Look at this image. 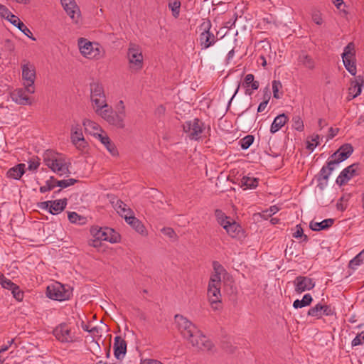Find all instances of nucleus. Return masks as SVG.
Segmentation results:
<instances>
[{
	"label": "nucleus",
	"mask_w": 364,
	"mask_h": 364,
	"mask_svg": "<svg viewBox=\"0 0 364 364\" xmlns=\"http://www.w3.org/2000/svg\"><path fill=\"white\" fill-rule=\"evenodd\" d=\"M95 112L107 122L109 116H112L111 114L113 112V109L107 105V107H102L99 109L98 107H96Z\"/></svg>",
	"instance_id": "35"
},
{
	"label": "nucleus",
	"mask_w": 364,
	"mask_h": 364,
	"mask_svg": "<svg viewBox=\"0 0 364 364\" xmlns=\"http://www.w3.org/2000/svg\"><path fill=\"white\" fill-rule=\"evenodd\" d=\"M43 161L48 168L60 176L69 173L68 166L58 153L46 150L43 154Z\"/></svg>",
	"instance_id": "3"
},
{
	"label": "nucleus",
	"mask_w": 364,
	"mask_h": 364,
	"mask_svg": "<svg viewBox=\"0 0 364 364\" xmlns=\"http://www.w3.org/2000/svg\"><path fill=\"white\" fill-rule=\"evenodd\" d=\"M308 316L320 318L322 316V304H317L315 306L311 308L307 313Z\"/></svg>",
	"instance_id": "38"
},
{
	"label": "nucleus",
	"mask_w": 364,
	"mask_h": 364,
	"mask_svg": "<svg viewBox=\"0 0 364 364\" xmlns=\"http://www.w3.org/2000/svg\"><path fill=\"white\" fill-rule=\"evenodd\" d=\"M213 267L215 272L213 276H218L221 279L220 274L224 270L223 267L217 261L213 262Z\"/></svg>",
	"instance_id": "54"
},
{
	"label": "nucleus",
	"mask_w": 364,
	"mask_h": 364,
	"mask_svg": "<svg viewBox=\"0 0 364 364\" xmlns=\"http://www.w3.org/2000/svg\"><path fill=\"white\" fill-rule=\"evenodd\" d=\"M338 131L339 129L338 128H329L327 139L328 140L333 139L338 134Z\"/></svg>",
	"instance_id": "64"
},
{
	"label": "nucleus",
	"mask_w": 364,
	"mask_h": 364,
	"mask_svg": "<svg viewBox=\"0 0 364 364\" xmlns=\"http://www.w3.org/2000/svg\"><path fill=\"white\" fill-rule=\"evenodd\" d=\"M53 333L56 339L62 343L73 342L74 341V336L71 333V330L65 323H63L55 327Z\"/></svg>",
	"instance_id": "16"
},
{
	"label": "nucleus",
	"mask_w": 364,
	"mask_h": 364,
	"mask_svg": "<svg viewBox=\"0 0 364 364\" xmlns=\"http://www.w3.org/2000/svg\"><path fill=\"white\" fill-rule=\"evenodd\" d=\"M126 222L130 225L137 232L143 235L146 231V228L142 223L133 215L128 216L127 214L124 215Z\"/></svg>",
	"instance_id": "25"
},
{
	"label": "nucleus",
	"mask_w": 364,
	"mask_h": 364,
	"mask_svg": "<svg viewBox=\"0 0 364 364\" xmlns=\"http://www.w3.org/2000/svg\"><path fill=\"white\" fill-rule=\"evenodd\" d=\"M174 318L181 335L193 347L201 350H212L214 347L213 343L203 334L201 331L194 323L181 314H176Z\"/></svg>",
	"instance_id": "1"
},
{
	"label": "nucleus",
	"mask_w": 364,
	"mask_h": 364,
	"mask_svg": "<svg viewBox=\"0 0 364 364\" xmlns=\"http://www.w3.org/2000/svg\"><path fill=\"white\" fill-rule=\"evenodd\" d=\"M221 279L218 276H212L208 287V298L211 308L214 311L222 309L220 293Z\"/></svg>",
	"instance_id": "2"
},
{
	"label": "nucleus",
	"mask_w": 364,
	"mask_h": 364,
	"mask_svg": "<svg viewBox=\"0 0 364 364\" xmlns=\"http://www.w3.org/2000/svg\"><path fill=\"white\" fill-rule=\"evenodd\" d=\"M40 165V163L38 160H36L35 159H33L32 160L28 161V170L30 171H35L36 170Z\"/></svg>",
	"instance_id": "59"
},
{
	"label": "nucleus",
	"mask_w": 364,
	"mask_h": 364,
	"mask_svg": "<svg viewBox=\"0 0 364 364\" xmlns=\"http://www.w3.org/2000/svg\"><path fill=\"white\" fill-rule=\"evenodd\" d=\"M127 58L131 69L139 70L143 67V55L141 47L134 43L129 44Z\"/></svg>",
	"instance_id": "5"
},
{
	"label": "nucleus",
	"mask_w": 364,
	"mask_h": 364,
	"mask_svg": "<svg viewBox=\"0 0 364 364\" xmlns=\"http://www.w3.org/2000/svg\"><path fill=\"white\" fill-rule=\"evenodd\" d=\"M355 45L353 42L349 43L342 53V59L346 69L352 75L356 74Z\"/></svg>",
	"instance_id": "7"
},
{
	"label": "nucleus",
	"mask_w": 364,
	"mask_h": 364,
	"mask_svg": "<svg viewBox=\"0 0 364 364\" xmlns=\"http://www.w3.org/2000/svg\"><path fill=\"white\" fill-rule=\"evenodd\" d=\"M71 141L78 149H83L87 145L83 136L81 126L77 122L71 127Z\"/></svg>",
	"instance_id": "15"
},
{
	"label": "nucleus",
	"mask_w": 364,
	"mask_h": 364,
	"mask_svg": "<svg viewBox=\"0 0 364 364\" xmlns=\"http://www.w3.org/2000/svg\"><path fill=\"white\" fill-rule=\"evenodd\" d=\"M161 232L171 239H176L177 236L173 229L171 228H164Z\"/></svg>",
	"instance_id": "53"
},
{
	"label": "nucleus",
	"mask_w": 364,
	"mask_h": 364,
	"mask_svg": "<svg viewBox=\"0 0 364 364\" xmlns=\"http://www.w3.org/2000/svg\"><path fill=\"white\" fill-rule=\"evenodd\" d=\"M25 167L26 165L24 164H18L9 168L6 173L7 177L16 180L20 179L25 173Z\"/></svg>",
	"instance_id": "27"
},
{
	"label": "nucleus",
	"mask_w": 364,
	"mask_h": 364,
	"mask_svg": "<svg viewBox=\"0 0 364 364\" xmlns=\"http://www.w3.org/2000/svg\"><path fill=\"white\" fill-rule=\"evenodd\" d=\"M0 284L3 288L11 290L13 287L16 285L11 280L6 278L1 272H0Z\"/></svg>",
	"instance_id": "43"
},
{
	"label": "nucleus",
	"mask_w": 364,
	"mask_h": 364,
	"mask_svg": "<svg viewBox=\"0 0 364 364\" xmlns=\"http://www.w3.org/2000/svg\"><path fill=\"white\" fill-rule=\"evenodd\" d=\"M17 28L27 37L32 39L33 41H36V38L33 36L31 30L28 28H27V26L22 21Z\"/></svg>",
	"instance_id": "51"
},
{
	"label": "nucleus",
	"mask_w": 364,
	"mask_h": 364,
	"mask_svg": "<svg viewBox=\"0 0 364 364\" xmlns=\"http://www.w3.org/2000/svg\"><path fill=\"white\" fill-rule=\"evenodd\" d=\"M334 221L335 220L332 218L325 219L321 222L311 221L309 224V228L313 231H321L323 230H327L333 225Z\"/></svg>",
	"instance_id": "26"
},
{
	"label": "nucleus",
	"mask_w": 364,
	"mask_h": 364,
	"mask_svg": "<svg viewBox=\"0 0 364 364\" xmlns=\"http://www.w3.org/2000/svg\"><path fill=\"white\" fill-rule=\"evenodd\" d=\"M93 135L100 139L101 143L105 145L107 151L112 155H118V151L115 144L111 141L107 135H102L99 133H93Z\"/></svg>",
	"instance_id": "24"
},
{
	"label": "nucleus",
	"mask_w": 364,
	"mask_h": 364,
	"mask_svg": "<svg viewBox=\"0 0 364 364\" xmlns=\"http://www.w3.org/2000/svg\"><path fill=\"white\" fill-rule=\"evenodd\" d=\"M294 290L297 294H301L306 291H309L315 287V282L311 278L305 276H298L293 282Z\"/></svg>",
	"instance_id": "18"
},
{
	"label": "nucleus",
	"mask_w": 364,
	"mask_h": 364,
	"mask_svg": "<svg viewBox=\"0 0 364 364\" xmlns=\"http://www.w3.org/2000/svg\"><path fill=\"white\" fill-rule=\"evenodd\" d=\"M168 6L171 8V9L173 12V16L177 17L178 16L179 11H180V6H181L180 1H174L173 2H170L168 4Z\"/></svg>",
	"instance_id": "50"
},
{
	"label": "nucleus",
	"mask_w": 364,
	"mask_h": 364,
	"mask_svg": "<svg viewBox=\"0 0 364 364\" xmlns=\"http://www.w3.org/2000/svg\"><path fill=\"white\" fill-rule=\"evenodd\" d=\"M50 203H51L50 200L41 202L38 204V206L41 209L46 210L49 211V210H50Z\"/></svg>",
	"instance_id": "62"
},
{
	"label": "nucleus",
	"mask_w": 364,
	"mask_h": 364,
	"mask_svg": "<svg viewBox=\"0 0 364 364\" xmlns=\"http://www.w3.org/2000/svg\"><path fill=\"white\" fill-rule=\"evenodd\" d=\"M296 231L293 234V237L295 238L301 237L304 234L303 228H301V225H297L296 226Z\"/></svg>",
	"instance_id": "63"
},
{
	"label": "nucleus",
	"mask_w": 364,
	"mask_h": 364,
	"mask_svg": "<svg viewBox=\"0 0 364 364\" xmlns=\"http://www.w3.org/2000/svg\"><path fill=\"white\" fill-rule=\"evenodd\" d=\"M258 186V179L254 177L244 176L241 179V186L246 188H255Z\"/></svg>",
	"instance_id": "33"
},
{
	"label": "nucleus",
	"mask_w": 364,
	"mask_h": 364,
	"mask_svg": "<svg viewBox=\"0 0 364 364\" xmlns=\"http://www.w3.org/2000/svg\"><path fill=\"white\" fill-rule=\"evenodd\" d=\"M364 86V77L362 75L356 76L355 80L350 81V87L348 89V101L359 96L362 92V87Z\"/></svg>",
	"instance_id": "19"
},
{
	"label": "nucleus",
	"mask_w": 364,
	"mask_h": 364,
	"mask_svg": "<svg viewBox=\"0 0 364 364\" xmlns=\"http://www.w3.org/2000/svg\"><path fill=\"white\" fill-rule=\"evenodd\" d=\"M55 181H56V179L53 176H50V178L46 181V185L40 187V192L43 193L53 190L57 186Z\"/></svg>",
	"instance_id": "39"
},
{
	"label": "nucleus",
	"mask_w": 364,
	"mask_h": 364,
	"mask_svg": "<svg viewBox=\"0 0 364 364\" xmlns=\"http://www.w3.org/2000/svg\"><path fill=\"white\" fill-rule=\"evenodd\" d=\"M320 136L318 134H314L310 137H308L306 143V149L313 151L315 147L319 144Z\"/></svg>",
	"instance_id": "36"
},
{
	"label": "nucleus",
	"mask_w": 364,
	"mask_h": 364,
	"mask_svg": "<svg viewBox=\"0 0 364 364\" xmlns=\"http://www.w3.org/2000/svg\"><path fill=\"white\" fill-rule=\"evenodd\" d=\"M22 79L24 81L23 85L29 94L35 92L34 83L36 78V68L33 64L27 60H23L22 65Z\"/></svg>",
	"instance_id": "4"
},
{
	"label": "nucleus",
	"mask_w": 364,
	"mask_h": 364,
	"mask_svg": "<svg viewBox=\"0 0 364 364\" xmlns=\"http://www.w3.org/2000/svg\"><path fill=\"white\" fill-rule=\"evenodd\" d=\"M298 61L299 64L309 70H313L315 68V62L314 59L304 51H301L299 55Z\"/></svg>",
	"instance_id": "31"
},
{
	"label": "nucleus",
	"mask_w": 364,
	"mask_h": 364,
	"mask_svg": "<svg viewBox=\"0 0 364 364\" xmlns=\"http://www.w3.org/2000/svg\"><path fill=\"white\" fill-rule=\"evenodd\" d=\"M350 198V194H344L341 197L336 203L337 209L341 212L344 211L347 208L348 202Z\"/></svg>",
	"instance_id": "34"
},
{
	"label": "nucleus",
	"mask_w": 364,
	"mask_h": 364,
	"mask_svg": "<svg viewBox=\"0 0 364 364\" xmlns=\"http://www.w3.org/2000/svg\"><path fill=\"white\" fill-rule=\"evenodd\" d=\"M254 136L252 135H247L240 141L241 148L242 149H248L254 141Z\"/></svg>",
	"instance_id": "47"
},
{
	"label": "nucleus",
	"mask_w": 364,
	"mask_h": 364,
	"mask_svg": "<svg viewBox=\"0 0 364 364\" xmlns=\"http://www.w3.org/2000/svg\"><path fill=\"white\" fill-rule=\"evenodd\" d=\"M364 260V249L358 254L353 259L350 261L349 267L354 269L355 267L359 266Z\"/></svg>",
	"instance_id": "41"
},
{
	"label": "nucleus",
	"mask_w": 364,
	"mask_h": 364,
	"mask_svg": "<svg viewBox=\"0 0 364 364\" xmlns=\"http://www.w3.org/2000/svg\"><path fill=\"white\" fill-rule=\"evenodd\" d=\"M78 46L82 55L87 58L92 59L100 55V50L97 45L94 48V44L85 38H80Z\"/></svg>",
	"instance_id": "13"
},
{
	"label": "nucleus",
	"mask_w": 364,
	"mask_h": 364,
	"mask_svg": "<svg viewBox=\"0 0 364 364\" xmlns=\"http://www.w3.org/2000/svg\"><path fill=\"white\" fill-rule=\"evenodd\" d=\"M204 129L203 122L198 118L187 121L183 124V132L191 140H198Z\"/></svg>",
	"instance_id": "6"
},
{
	"label": "nucleus",
	"mask_w": 364,
	"mask_h": 364,
	"mask_svg": "<svg viewBox=\"0 0 364 364\" xmlns=\"http://www.w3.org/2000/svg\"><path fill=\"white\" fill-rule=\"evenodd\" d=\"M68 220L72 223L84 224L86 218L75 212H68Z\"/></svg>",
	"instance_id": "37"
},
{
	"label": "nucleus",
	"mask_w": 364,
	"mask_h": 364,
	"mask_svg": "<svg viewBox=\"0 0 364 364\" xmlns=\"http://www.w3.org/2000/svg\"><path fill=\"white\" fill-rule=\"evenodd\" d=\"M6 19L16 27H18L21 23V21L19 19V18L13 14H11Z\"/></svg>",
	"instance_id": "58"
},
{
	"label": "nucleus",
	"mask_w": 364,
	"mask_h": 364,
	"mask_svg": "<svg viewBox=\"0 0 364 364\" xmlns=\"http://www.w3.org/2000/svg\"><path fill=\"white\" fill-rule=\"evenodd\" d=\"M337 164L330 159L326 166H323L320 170L319 173L316 176L318 181L317 187L323 191L328 185L329 176L335 169Z\"/></svg>",
	"instance_id": "9"
},
{
	"label": "nucleus",
	"mask_w": 364,
	"mask_h": 364,
	"mask_svg": "<svg viewBox=\"0 0 364 364\" xmlns=\"http://www.w3.org/2000/svg\"><path fill=\"white\" fill-rule=\"evenodd\" d=\"M111 115L107 122L119 129H124L125 127L124 118L126 117V112L123 111V109L120 111H113Z\"/></svg>",
	"instance_id": "21"
},
{
	"label": "nucleus",
	"mask_w": 364,
	"mask_h": 364,
	"mask_svg": "<svg viewBox=\"0 0 364 364\" xmlns=\"http://www.w3.org/2000/svg\"><path fill=\"white\" fill-rule=\"evenodd\" d=\"M353 147L351 144H344L339 149L331 155L330 159L337 165L350 157L353 152Z\"/></svg>",
	"instance_id": "14"
},
{
	"label": "nucleus",
	"mask_w": 364,
	"mask_h": 364,
	"mask_svg": "<svg viewBox=\"0 0 364 364\" xmlns=\"http://www.w3.org/2000/svg\"><path fill=\"white\" fill-rule=\"evenodd\" d=\"M292 127L299 132H302L304 129V122L299 115L292 117Z\"/></svg>",
	"instance_id": "45"
},
{
	"label": "nucleus",
	"mask_w": 364,
	"mask_h": 364,
	"mask_svg": "<svg viewBox=\"0 0 364 364\" xmlns=\"http://www.w3.org/2000/svg\"><path fill=\"white\" fill-rule=\"evenodd\" d=\"M46 295L48 298L53 300L65 301L70 298V291L65 289L64 286L58 283L47 287Z\"/></svg>",
	"instance_id": "10"
},
{
	"label": "nucleus",
	"mask_w": 364,
	"mask_h": 364,
	"mask_svg": "<svg viewBox=\"0 0 364 364\" xmlns=\"http://www.w3.org/2000/svg\"><path fill=\"white\" fill-rule=\"evenodd\" d=\"M215 215L217 218V220L218 222V223L222 225L223 228H224V225H226L227 224H225L226 222H230V220H229V218H228L225 213L220 210H218L217 209L215 211Z\"/></svg>",
	"instance_id": "44"
},
{
	"label": "nucleus",
	"mask_w": 364,
	"mask_h": 364,
	"mask_svg": "<svg viewBox=\"0 0 364 364\" xmlns=\"http://www.w3.org/2000/svg\"><path fill=\"white\" fill-rule=\"evenodd\" d=\"M254 79L255 77L252 74H247L245 77L242 86L244 87H251L252 90H257L259 88V84L258 81H255Z\"/></svg>",
	"instance_id": "32"
},
{
	"label": "nucleus",
	"mask_w": 364,
	"mask_h": 364,
	"mask_svg": "<svg viewBox=\"0 0 364 364\" xmlns=\"http://www.w3.org/2000/svg\"><path fill=\"white\" fill-rule=\"evenodd\" d=\"M82 124L85 127V131L90 132V133L92 130H98V129L100 130L101 132H102V130L101 129V128L97 123H95V122H92L90 119H84Z\"/></svg>",
	"instance_id": "40"
},
{
	"label": "nucleus",
	"mask_w": 364,
	"mask_h": 364,
	"mask_svg": "<svg viewBox=\"0 0 364 364\" xmlns=\"http://www.w3.org/2000/svg\"><path fill=\"white\" fill-rule=\"evenodd\" d=\"M50 210L49 213L53 215H56L65 210L68 204V199L63 198L60 200H50Z\"/></svg>",
	"instance_id": "28"
},
{
	"label": "nucleus",
	"mask_w": 364,
	"mask_h": 364,
	"mask_svg": "<svg viewBox=\"0 0 364 364\" xmlns=\"http://www.w3.org/2000/svg\"><path fill=\"white\" fill-rule=\"evenodd\" d=\"M200 27L203 31L200 35V43L202 49H207L213 46L216 41V37L210 31L211 28V23L209 20L203 22Z\"/></svg>",
	"instance_id": "12"
},
{
	"label": "nucleus",
	"mask_w": 364,
	"mask_h": 364,
	"mask_svg": "<svg viewBox=\"0 0 364 364\" xmlns=\"http://www.w3.org/2000/svg\"><path fill=\"white\" fill-rule=\"evenodd\" d=\"M279 211V208L276 205L271 206L269 210L264 211L263 213L267 216H272Z\"/></svg>",
	"instance_id": "61"
},
{
	"label": "nucleus",
	"mask_w": 364,
	"mask_h": 364,
	"mask_svg": "<svg viewBox=\"0 0 364 364\" xmlns=\"http://www.w3.org/2000/svg\"><path fill=\"white\" fill-rule=\"evenodd\" d=\"M91 232L94 237L101 239L102 241H108L111 243L117 242L120 239L119 234L109 228H95Z\"/></svg>",
	"instance_id": "11"
},
{
	"label": "nucleus",
	"mask_w": 364,
	"mask_h": 364,
	"mask_svg": "<svg viewBox=\"0 0 364 364\" xmlns=\"http://www.w3.org/2000/svg\"><path fill=\"white\" fill-rule=\"evenodd\" d=\"M90 97L92 104L99 108L107 107L106 97L103 86L99 82L90 84Z\"/></svg>",
	"instance_id": "8"
},
{
	"label": "nucleus",
	"mask_w": 364,
	"mask_h": 364,
	"mask_svg": "<svg viewBox=\"0 0 364 364\" xmlns=\"http://www.w3.org/2000/svg\"><path fill=\"white\" fill-rule=\"evenodd\" d=\"M288 121V117L284 114L277 116L270 127V132L274 134L278 132Z\"/></svg>",
	"instance_id": "29"
},
{
	"label": "nucleus",
	"mask_w": 364,
	"mask_h": 364,
	"mask_svg": "<svg viewBox=\"0 0 364 364\" xmlns=\"http://www.w3.org/2000/svg\"><path fill=\"white\" fill-rule=\"evenodd\" d=\"M115 208L117 210V212L121 213L122 215H124L125 214H129L132 213V210L130 208H127V205L122 202L121 200H117Z\"/></svg>",
	"instance_id": "42"
},
{
	"label": "nucleus",
	"mask_w": 364,
	"mask_h": 364,
	"mask_svg": "<svg viewBox=\"0 0 364 364\" xmlns=\"http://www.w3.org/2000/svg\"><path fill=\"white\" fill-rule=\"evenodd\" d=\"M225 224L227 225H224L223 228L230 237L233 238L240 237L242 233V228L236 222H226Z\"/></svg>",
	"instance_id": "30"
},
{
	"label": "nucleus",
	"mask_w": 364,
	"mask_h": 364,
	"mask_svg": "<svg viewBox=\"0 0 364 364\" xmlns=\"http://www.w3.org/2000/svg\"><path fill=\"white\" fill-rule=\"evenodd\" d=\"M77 182V180L74 178H69V179H65L61 181H55V183H56L57 186H59L60 188H67L68 186L74 185L75 183Z\"/></svg>",
	"instance_id": "48"
},
{
	"label": "nucleus",
	"mask_w": 364,
	"mask_h": 364,
	"mask_svg": "<svg viewBox=\"0 0 364 364\" xmlns=\"http://www.w3.org/2000/svg\"><path fill=\"white\" fill-rule=\"evenodd\" d=\"M312 20L317 25H321L323 23L322 18L318 12H314L312 14Z\"/></svg>",
	"instance_id": "60"
},
{
	"label": "nucleus",
	"mask_w": 364,
	"mask_h": 364,
	"mask_svg": "<svg viewBox=\"0 0 364 364\" xmlns=\"http://www.w3.org/2000/svg\"><path fill=\"white\" fill-rule=\"evenodd\" d=\"M28 92L24 88H17L11 92V97L14 102L21 105H31V100L26 95Z\"/></svg>",
	"instance_id": "20"
},
{
	"label": "nucleus",
	"mask_w": 364,
	"mask_h": 364,
	"mask_svg": "<svg viewBox=\"0 0 364 364\" xmlns=\"http://www.w3.org/2000/svg\"><path fill=\"white\" fill-rule=\"evenodd\" d=\"M61 4L66 11L67 14L71 18H77L80 16V9L77 6L75 0H60Z\"/></svg>",
	"instance_id": "22"
},
{
	"label": "nucleus",
	"mask_w": 364,
	"mask_h": 364,
	"mask_svg": "<svg viewBox=\"0 0 364 364\" xmlns=\"http://www.w3.org/2000/svg\"><path fill=\"white\" fill-rule=\"evenodd\" d=\"M364 343V335L363 332L358 334L355 338L352 341L351 345L353 346H357Z\"/></svg>",
	"instance_id": "55"
},
{
	"label": "nucleus",
	"mask_w": 364,
	"mask_h": 364,
	"mask_svg": "<svg viewBox=\"0 0 364 364\" xmlns=\"http://www.w3.org/2000/svg\"><path fill=\"white\" fill-rule=\"evenodd\" d=\"M336 314L335 311L329 305L322 304V315L331 316Z\"/></svg>",
	"instance_id": "56"
},
{
	"label": "nucleus",
	"mask_w": 364,
	"mask_h": 364,
	"mask_svg": "<svg viewBox=\"0 0 364 364\" xmlns=\"http://www.w3.org/2000/svg\"><path fill=\"white\" fill-rule=\"evenodd\" d=\"M11 293L14 297L18 301H21L23 299V292L20 290L18 285H15L11 289Z\"/></svg>",
	"instance_id": "49"
},
{
	"label": "nucleus",
	"mask_w": 364,
	"mask_h": 364,
	"mask_svg": "<svg viewBox=\"0 0 364 364\" xmlns=\"http://www.w3.org/2000/svg\"><path fill=\"white\" fill-rule=\"evenodd\" d=\"M127 352V342L120 336L114 338V355L117 359H120Z\"/></svg>",
	"instance_id": "23"
},
{
	"label": "nucleus",
	"mask_w": 364,
	"mask_h": 364,
	"mask_svg": "<svg viewBox=\"0 0 364 364\" xmlns=\"http://www.w3.org/2000/svg\"><path fill=\"white\" fill-rule=\"evenodd\" d=\"M282 87V85L279 80H273L272 81V92H273V97L276 99H280L282 92L279 94V91Z\"/></svg>",
	"instance_id": "46"
},
{
	"label": "nucleus",
	"mask_w": 364,
	"mask_h": 364,
	"mask_svg": "<svg viewBox=\"0 0 364 364\" xmlns=\"http://www.w3.org/2000/svg\"><path fill=\"white\" fill-rule=\"evenodd\" d=\"M332 1L336 6V7L340 10V12L341 14H343L344 16H346L348 14V11L346 9H341V6L346 7V4L343 0H332Z\"/></svg>",
	"instance_id": "52"
},
{
	"label": "nucleus",
	"mask_w": 364,
	"mask_h": 364,
	"mask_svg": "<svg viewBox=\"0 0 364 364\" xmlns=\"http://www.w3.org/2000/svg\"><path fill=\"white\" fill-rule=\"evenodd\" d=\"M12 13L4 6L0 4V16L4 18H8Z\"/></svg>",
	"instance_id": "57"
},
{
	"label": "nucleus",
	"mask_w": 364,
	"mask_h": 364,
	"mask_svg": "<svg viewBox=\"0 0 364 364\" xmlns=\"http://www.w3.org/2000/svg\"><path fill=\"white\" fill-rule=\"evenodd\" d=\"M358 166L359 164L355 163L345 168L336 178V183L339 186H342L346 183L353 176H358L359 174L358 173Z\"/></svg>",
	"instance_id": "17"
}]
</instances>
